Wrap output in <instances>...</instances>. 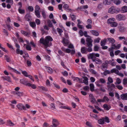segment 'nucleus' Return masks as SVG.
Listing matches in <instances>:
<instances>
[{"label": "nucleus", "instance_id": "23", "mask_svg": "<svg viewBox=\"0 0 127 127\" xmlns=\"http://www.w3.org/2000/svg\"><path fill=\"white\" fill-rule=\"evenodd\" d=\"M115 21V19L114 18H110L108 19L107 20L108 23L110 24L113 22Z\"/></svg>", "mask_w": 127, "mask_h": 127}, {"label": "nucleus", "instance_id": "3", "mask_svg": "<svg viewBox=\"0 0 127 127\" xmlns=\"http://www.w3.org/2000/svg\"><path fill=\"white\" fill-rule=\"evenodd\" d=\"M52 123V125H51L49 127H57L59 124L58 121L54 119H53Z\"/></svg>", "mask_w": 127, "mask_h": 127}, {"label": "nucleus", "instance_id": "56", "mask_svg": "<svg viewBox=\"0 0 127 127\" xmlns=\"http://www.w3.org/2000/svg\"><path fill=\"white\" fill-rule=\"evenodd\" d=\"M110 73L109 71L106 70L105 71L103 72V74L104 75H106L107 74H109Z\"/></svg>", "mask_w": 127, "mask_h": 127}, {"label": "nucleus", "instance_id": "39", "mask_svg": "<svg viewBox=\"0 0 127 127\" xmlns=\"http://www.w3.org/2000/svg\"><path fill=\"white\" fill-rule=\"evenodd\" d=\"M39 88L40 89H41L42 90L45 92L47 91L48 90L47 89L43 86H39Z\"/></svg>", "mask_w": 127, "mask_h": 127}, {"label": "nucleus", "instance_id": "62", "mask_svg": "<svg viewBox=\"0 0 127 127\" xmlns=\"http://www.w3.org/2000/svg\"><path fill=\"white\" fill-rule=\"evenodd\" d=\"M6 2L7 3H10L11 4H13V0H6Z\"/></svg>", "mask_w": 127, "mask_h": 127}, {"label": "nucleus", "instance_id": "50", "mask_svg": "<svg viewBox=\"0 0 127 127\" xmlns=\"http://www.w3.org/2000/svg\"><path fill=\"white\" fill-rule=\"evenodd\" d=\"M60 108H63L65 109H67L68 110H70L71 109L69 107H67L65 106H62L60 107Z\"/></svg>", "mask_w": 127, "mask_h": 127}, {"label": "nucleus", "instance_id": "60", "mask_svg": "<svg viewBox=\"0 0 127 127\" xmlns=\"http://www.w3.org/2000/svg\"><path fill=\"white\" fill-rule=\"evenodd\" d=\"M26 49L29 51L31 50L32 49L30 46L29 45H27L26 47Z\"/></svg>", "mask_w": 127, "mask_h": 127}, {"label": "nucleus", "instance_id": "57", "mask_svg": "<svg viewBox=\"0 0 127 127\" xmlns=\"http://www.w3.org/2000/svg\"><path fill=\"white\" fill-rule=\"evenodd\" d=\"M5 57L7 62H9L10 61V58L9 57H8L7 55H5Z\"/></svg>", "mask_w": 127, "mask_h": 127}, {"label": "nucleus", "instance_id": "1", "mask_svg": "<svg viewBox=\"0 0 127 127\" xmlns=\"http://www.w3.org/2000/svg\"><path fill=\"white\" fill-rule=\"evenodd\" d=\"M53 40V38L51 36H47L45 37V39L43 37L41 38L39 40V42L44 46L45 48H46L49 46V42L52 41Z\"/></svg>", "mask_w": 127, "mask_h": 127}, {"label": "nucleus", "instance_id": "55", "mask_svg": "<svg viewBox=\"0 0 127 127\" xmlns=\"http://www.w3.org/2000/svg\"><path fill=\"white\" fill-rule=\"evenodd\" d=\"M121 46V44H118L117 45H116L115 47H114V49H119L120 47Z\"/></svg>", "mask_w": 127, "mask_h": 127}, {"label": "nucleus", "instance_id": "45", "mask_svg": "<svg viewBox=\"0 0 127 127\" xmlns=\"http://www.w3.org/2000/svg\"><path fill=\"white\" fill-rule=\"evenodd\" d=\"M103 99L104 102H105L106 101L108 102L109 100L108 97L106 96H104Z\"/></svg>", "mask_w": 127, "mask_h": 127}, {"label": "nucleus", "instance_id": "42", "mask_svg": "<svg viewBox=\"0 0 127 127\" xmlns=\"http://www.w3.org/2000/svg\"><path fill=\"white\" fill-rule=\"evenodd\" d=\"M120 31L122 32H123L126 30V28L124 27L121 26L119 28Z\"/></svg>", "mask_w": 127, "mask_h": 127}, {"label": "nucleus", "instance_id": "40", "mask_svg": "<svg viewBox=\"0 0 127 127\" xmlns=\"http://www.w3.org/2000/svg\"><path fill=\"white\" fill-rule=\"evenodd\" d=\"M21 71H22V74L25 76L27 77L28 76V73L26 71H22L21 69L20 70Z\"/></svg>", "mask_w": 127, "mask_h": 127}, {"label": "nucleus", "instance_id": "25", "mask_svg": "<svg viewBox=\"0 0 127 127\" xmlns=\"http://www.w3.org/2000/svg\"><path fill=\"white\" fill-rule=\"evenodd\" d=\"M15 94L19 96H22L23 95V93L19 92H16L15 93Z\"/></svg>", "mask_w": 127, "mask_h": 127}, {"label": "nucleus", "instance_id": "29", "mask_svg": "<svg viewBox=\"0 0 127 127\" xmlns=\"http://www.w3.org/2000/svg\"><path fill=\"white\" fill-rule=\"evenodd\" d=\"M114 61V59H112L111 60L109 61L106 60L105 62V63L107 64H110L111 62H113Z\"/></svg>", "mask_w": 127, "mask_h": 127}, {"label": "nucleus", "instance_id": "44", "mask_svg": "<svg viewBox=\"0 0 127 127\" xmlns=\"http://www.w3.org/2000/svg\"><path fill=\"white\" fill-rule=\"evenodd\" d=\"M104 120L103 118L102 119H99L98 121V123L100 124H102L104 123Z\"/></svg>", "mask_w": 127, "mask_h": 127}, {"label": "nucleus", "instance_id": "46", "mask_svg": "<svg viewBox=\"0 0 127 127\" xmlns=\"http://www.w3.org/2000/svg\"><path fill=\"white\" fill-rule=\"evenodd\" d=\"M123 84L124 85H125L127 84V78H125L123 80Z\"/></svg>", "mask_w": 127, "mask_h": 127}, {"label": "nucleus", "instance_id": "8", "mask_svg": "<svg viewBox=\"0 0 127 127\" xmlns=\"http://www.w3.org/2000/svg\"><path fill=\"white\" fill-rule=\"evenodd\" d=\"M88 57L89 59H92L93 62L94 60H95L96 58L95 57V53H94L89 54L88 56Z\"/></svg>", "mask_w": 127, "mask_h": 127}, {"label": "nucleus", "instance_id": "21", "mask_svg": "<svg viewBox=\"0 0 127 127\" xmlns=\"http://www.w3.org/2000/svg\"><path fill=\"white\" fill-rule=\"evenodd\" d=\"M103 106L104 109L106 110H109L111 108L110 106L106 104H104Z\"/></svg>", "mask_w": 127, "mask_h": 127}, {"label": "nucleus", "instance_id": "34", "mask_svg": "<svg viewBox=\"0 0 127 127\" xmlns=\"http://www.w3.org/2000/svg\"><path fill=\"white\" fill-rule=\"evenodd\" d=\"M47 23L48 24V26L50 27H53L52 24L51 22V21L50 20H48L47 21Z\"/></svg>", "mask_w": 127, "mask_h": 127}, {"label": "nucleus", "instance_id": "13", "mask_svg": "<svg viewBox=\"0 0 127 127\" xmlns=\"http://www.w3.org/2000/svg\"><path fill=\"white\" fill-rule=\"evenodd\" d=\"M120 96L121 99L123 100H127V93L122 94Z\"/></svg>", "mask_w": 127, "mask_h": 127}, {"label": "nucleus", "instance_id": "17", "mask_svg": "<svg viewBox=\"0 0 127 127\" xmlns=\"http://www.w3.org/2000/svg\"><path fill=\"white\" fill-rule=\"evenodd\" d=\"M87 48L85 47H83L81 48V52L82 54L86 53V52L87 51Z\"/></svg>", "mask_w": 127, "mask_h": 127}, {"label": "nucleus", "instance_id": "18", "mask_svg": "<svg viewBox=\"0 0 127 127\" xmlns=\"http://www.w3.org/2000/svg\"><path fill=\"white\" fill-rule=\"evenodd\" d=\"M83 78L84 79L83 81V83H84L86 85H88V78L86 77H83Z\"/></svg>", "mask_w": 127, "mask_h": 127}, {"label": "nucleus", "instance_id": "10", "mask_svg": "<svg viewBox=\"0 0 127 127\" xmlns=\"http://www.w3.org/2000/svg\"><path fill=\"white\" fill-rule=\"evenodd\" d=\"M71 77L73 79L74 81H76L77 82L79 81L80 83H83L82 79H80L79 78L77 77H74L73 76H72Z\"/></svg>", "mask_w": 127, "mask_h": 127}, {"label": "nucleus", "instance_id": "53", "mask_svg": "<svg viewBox=\"0 0 127 127\" xmlns=\"http://www.w3.org/2000/svg\"><path fill=\"white\" fill-rule=\"evenodd\" d=\"M0 48L3 51L6 53L8 52V51L5 49V48L1 46V44L0 43Z\"/></svg>", "mask_w": 127, "mask_h": 127}, {"label": "nucleus", "instance_id": "22", "mask_svg": "<svg viewBox=\"0 0 127 127\" xmlns=\"http://www.w3.org/2000/svg\"><path fill=\"white\" fill-rule=\"evenodd\" d=\"M107 39L109 42L112 44L114 43L115 42V40L112 38H107Z\"/></svg>", "mask_w": 127, "mask_h": 127}, {"label": "nucleus", "instance_id": "47", "mask_svg": "<svg viewBox=\"0 0 127 127\" xmlns=\"http://www.w3.org/2000/svg\"><path fill=\"white\" fill-rule=\"evenodd\" d=\"M69 6L67 4H64L63 6V8L64 9H66V10H68L69 9Z\"/></svg>", "mask_w": 127, "mask_h": 127}, {"label": "nucleus", "instance_id": "24", "mask_svg": "<svg viewBox=\"0 0 127 127\" xmlns=\"http://www.w3.org/2000/svg\"><path fill=\"white\" fill-rule=\"evenodd\" d=\"M21 33L24 35L28 36L29 35V33L23 30H21Z\"/></svg>", "mask_w": 127, "mask_h": 127}, {"label": "nucleus", "instance_id": "31", "mask_svg": "<svg viewBox=\"0 0 127 127\" xmlns=\"http://www.w3.org/2000/svg\"><path fill=\"white\" fill-rule=\"evenodd\" d=\"M121 83V81L120 79L117 78L116 79V82L115 83V84H119Z\"/></svg>", "mask_w": 127, "mask_h": 127}, {"label": "nucleus", "instance_id": "38", "mask_svg": "<svg viewBox=\"0 0 127 127\" xmlns=\"http://www.w3.org/2000/svg\"><path fill=\"white\" fill-rule=\"evenodd\" d=\"M41 14L43 18L45 19L46 18V14L45 11L44 10H42L41 11Z\"/></svg>", "mask_w": 127, "mask_h": 127}, {"label": "nucleus", "instance_id": "36", "mask_svg": "<svg viewBox=\"0 0 127 127\" xmlns=\"http://www.w3.org/2000/svg\"><path fill=\"white\" fill-rule=\"evenodd\" d=\"M51 107V108L53 110H54L56 109V107L55 105V104L53 103H52L50 105Z\"/></svg>", "mask_w": 127, "mask_h": 127}, {"label": "nucleus", "instance_id": "61", "mask_svg": "<svg viewBox=\"0 0 127 127\" xmlns=\"http://www.w3.org/2000/svg\"><path fill=\"white\" fill-rule=\"evenodd\" d=\"M115 96L119 100L120 99V96L117 93H115Z\"/></svg>", "mask_w": 127, "mask_h": 127}, {"label": "nucleus", "instance_id": "2", "mask_svg": "<svg viewBox=\"0 0 127 127\" xmlns=\"http://www.w3.org/2000/svg\"><path fill=\"white\" fill-rule=\"evenodd\" d=\"M120 11V9L118 8H115L114 7L112 6L109 8L108 12L110 14L118 13Z\"/></svg>", "mask_w": 127, "mask_h": 127}, {"label": "nucleus", "instance_id": "63", "mask_svg": "<svg viewBox=\"0 0 127 127\" xmlns=\"http://www.w3.org/2000/svg\"><path fill=\"white\" fill-rule=\"evenodd\" d=\"M40 8L39 6L38 5H36L35 7V11L36 10L40 11Z\"/></svg>", "mask_w": 127, "mask_h": 127}, {"label": "nucleus", "instance_id": "28", "mask_svg": "<svg viewBox=\"0 0 127 127\" xmlns=\"http://www.w3.org/2000/svg\"><path fill=\"white\" fill-rule=\"evenodd\" d=\"M30 26L32 28H34L36 26V24L34 22H30Z\"/></svg>", "mask_w": 127, "mask_h": 127}, {"label": "nucleus", "instance_id": "32", "mask_svg": "<svg viewBox=\"0 0 127 127\" xmlns=\"http://www.w3.org/2000/svg\"><path fill=\"white\" fill-rule=\"evenodd\" d=\"M90 89L92 92H93L94 90V84H91L90 85Z\"/></svg>", "mask_w": 127, "mask_h": 127}, {"label": "nucleus", "instance_id": "59", "mask_svg": "<svg viewBox=\"0 0 127 127\" xmlns=\"http://www.w3.org/2000/svg\"><path fill=\"white\" fill-rule=\"evenodd\" d=\"M102 7V4L101 3H100L98 4L97 7L99 9H101Z\"/></svg>", "mask_w": 127, "mask_h": 127}, {"label": "nucleus", "instance_id": "64", "mask_svg": "<svg viewBox=\"0 0 127 127\" xmlns=\"http://www.w3.org/2000/svg\"><path fill=\"white\" fill-rule=\"evenodd\" d=\"M99 48V47L97 46H95L94 47V50L95 51H97L98 50Z\"/></svg>", "mask_w": 127, "mask_h": 127}, {"label": "nucleus", "instance_id": "37", "mask_svg": "<svg viewBox=\"0 0 127 127\" xmlns=\"http://www.w3.org/2000/svg\"><path fill=\"white\" fill-rule=\"evenodd\" d=\"M7 122L8 125L10 126H12L14 125V124L10 120L8 121Z\"/></svg>", "mask_w": 127, "mask_h": 127}, {"label": "nucleus", "instance_id": "48", "mask_svg": "<svg viewBox=\"0 0 127 127\" xmlns=\"http://www.w3.org/2000/svg\"><path fill=\"white\" fill-rule=\"evenodd\" d=\"M70 16L72 20H74L76 19V16L74 14H70Z\"/></svg>", "mask_w": 127, "mask_h": 127}, {"label": "nucleus", "instance_id": "19", "mask_svg": "<svg viewBox=\"0 0 127 127\" xmlns=\"http://www.w3.org/2000/svg\"><path fill=\"white\" fill-rule=\"evenodd\" d=\"M20 83L22 84H24L26 85V84L28 82V81L26 79H22L20 80Z\"/></svg>", "mask_w": 127, "mask_h": 127}, {"label": "nucleus", "instance_id": "6", "mask_svg": "<svg viewBox=\"0 0 127 127\" xmlns=\"http://www.w3.org/2000/svg\"><path fill=\"white\" fill-rule=\"evenodd\" d=\"M64 51L66 52L67 53H69L71 52V55H73L75 53V51L74 49L71 50L68 48L66 49L65 50H63Z\"/></svg>", "mask_w": 127, "mask_h": 127}, {"label": "nucleus", "instance_id": "41", "mask_svg": "<svg viewBox=\"0 0 127 127\" xmlns=\"http://www.w3.org/2000/svg\"><path fill=\"white\" fill-rule=\"evenodd\" d=\"M106 42V39H104L101 42V45L102 46H104L105 44V43Z\"/></svg>", "mask_w": 127, "mask_h": 127}, {"label": "nucleus", "instance_id": "27", "mask_svg": "<svg viewBox=\"0 0 127 127\" xmlns=\"http://www.w3.org/2000/svg\"><path fill=\"white\" fill-rule=\"evenodd\" d=\"M62 42L64 45L65 46L67 45L68 43V40L65 39L64 38Z\"/></svg>", "mask_w": 127, "mask_h": 127}, {"label": "nucleus", "instance_id": "7", "mask_svg": "<svg viewBox=\"0 0 127 127\" xmlns=\"http://www.w3.org/2000/svg\"><path fill=\"white\" fill-rule=\"evenodd\" d=\"M25 18L26 20L29 22H31L32 21V18L30 15L29 14H26L25 17Z\"/></svg>", "mask_w": 127, "mask_h": 127}, {"label": "nucleus", "instance_id": "12", "mask_svg": "<svg viewBox=\"0 0 127 127\" xmlns=\"http://www.w3.org/2000/svg\"><path fill=\"white\" fill-rule=\"evenodd\" d=\"M116 18L119 21L122 20L124 19L123 16L120 14L117 15Z\"/></svg>", "mask_w": 127, "mask_h": 127}, {"label": "nucleus", "instance_id": "43", "mask_svg": "<svg viewBox=\"0 0 127 127\" xmlns=\"http://www.w3.org/2000/svg\"><path fill=\"white\" fill-rule=\"evenodd\" d=\"M57 32L61 36L62 34L61 33L63 32V30L61 29H60L59 28H57Z\"/></svg>", "mask_w": 127, "mask_h": 127}, {"label": "nucleus", "instance_id": "54", "mask_svg": "<svg viewBox=\"0 0 127 127\" xmlns=\"http://www.w3.org/2000/svg\"><path fill=\"white\" fill-rule=\"evenodd\" d=\"M35 22L37 25H39L40 24V21L38 19H36L35 20Z\"/></svg>", "mask_w": 127, "mask_h": 127}, {"label": "nucleus", "instance_id": "16", "mask_svg": "<svg viewBox=\"0 0 127 127\" xmlns=\"http://www.w3.org/2000/svg\"><path fill=\"white\" fill-rule=\"evenodd\" d=\"M40 11L37 10H36V11H35L34 12L35 14L36 17L38 18H39L40 17Z\"/></svg>", "mask_w": 127, "mask_h": 127}, {"label": "nucleus", "instance_id": "14", "mask_svg": "<svg viewBox=\"0 0 127 127\" xmlns=\"http://www.w3.org/2000/svg\"><path fill=\"white\" fill-rule=\"evenodd\" d=\"M93 62H94L96 64H102V61L99 59L96 58L93 61Z\"/></svg>", "mask_w": 127, "mask_h": 127}, {"label": "nucleus", "instance_id": "35", "mask_svg": "<svg viewBox=\"0 0 127 127\" xmlns=\"http://www.w3.org/2000/svg\"><path fill=\"white\" fill-rule=\"evenodd\" d=\"M90 71L93 74L96 75L97 74V72L93 69H90Z\"/></svg>", "mask_w": 127, "mask_h": 127}, {"label": "nucleus", "instance_id": "49", "mask_svg": "<svg viewBox=\"0 0 127 127\" xmlns=\"http://www.w3.org/2000/svg\"><path fill=\"white\" fill-rule=\"evenodd\" d=\"M47 69L48 70V71L49 73H52L53 72V71L51 68L50 67H48Z\"/></svg>", "mask_w": 127, "mask_h": 127}, {"label": "nucleus", "instance_id": "4", "mask_svg": "<svg viewBox=\"0 0 127 127\" xmlns=\"http://www.w3.org/2000/svg\"><path fill=\"white\" fill-rule=\"evenodd\" d=\"M86 44L88 47H92L93 40L91 38H87L86 39Z\"/></svg>", "mask_w": 127, "mask_h": 127}, {"label": "nucleus", "instance_id": "5", "mask_svg": "<svg viewBox=\"0 0 127 127\" xmlns=\"http://www.w3.org/2000/svg\"><path fill=\"white\" fill-rule=\"evenodd\" d=\"M17 107L20 110H26V109L25 106L22 104L20 103L17 104Z\"/></svg>", "mask_w": 127, "mask_h": 127}, {"label": "nucleus", "instance_id": "20", "mask_svg": "<svg viewBox=\"0 0 127 127\" xmlns=\"http://www.w3.org/2000/svg\"><path fill=\"white\" fill-rule=\"evenodd\" d=\"M108 82L107 83V84L108 85H109L110 83H112L113 82V80L110 77L108 78Z\"/></svg>", "mask_w": 127, "mask_h": 127}, {"label": "nucleus", "instance_id": "9", "mask_svg": "<svg viewBox=\"0 0 127 127\" xmlns=\"http://www.w3.org/2000/svg\"><path fill=\"white\" fill-rule=\"evenodd\" d=\"M89 97L90 99L91 100V102L93 103L96 102V100L94 96L92 94H90L89 95Z\"/></svg>", "mask_w": 127, "mask_h": 127}, {"label": "nucleus", "instance_id": "58", "mask_svg": "<svg viewBox=\"0 0 127 127\" xmlns=\"http://www.w3.org/2000/svg\"><path fill=\"white\" fill-rule=\"evenodd\" d=\"M28 9L30 11L32 12L33 10V7L31 6H29L28 7Z\"/></svg>", "mask_w": 127, "mask_h": 127}, {"label": "nucleus", "instance_id": "30", "mask_svg": "<svg viewBox=\"0 0 127 127\" xmlns=\"http://www.w3.org/2000/svg\"><path fill=\"white\" fill-rule=\"evenodd\" d=\"M16 53L18 54H20L22 55L23 54V52L22 50H20L19 49H16Z\"/></svg>", "mask_w": 127, "mask_h": 127}, {"label": "nucleus", "instance_id": "15", "mask_svg": "<svg viewBox=\"0 0 127 127\" xmlns=\"http://www.w3.org/2000/svg\"><path fill=\"white\" fill-rule=\"evenodd\" d=\"M90 32L93 35L95 36H98L99 35L98 32L95 30H92Z\"/></svg>", "mask_w": 127, "mask_h": 127}, {"label": "nucleus", "instance_id": "51", "mask_svg": "<svg viewBox=\"0 0 127 127\" xmlns=\"http://www.w3.org/2000/svg\"><path fill=\"white\" fill-rule=\"evenodd\" d=\"M104 121L105 122L107 123L109 122V121L108 118L107 117H106L105 118H103Z\"/></svg>", "mask_w": 127, "mask_h": 127}, {"label": "nucleus", "instance_id": "26", "mask_svg": "<svg viewBox=\"0 0 127 127\" xmlns=\"http://www.w3.org/2000/svg\"><path fill=\"white\" fill-rule=\"evenodd\" d=\"M117 23L115 22H113L110 24L111 26L114 27H116L117 26Z\"/></svg>", "mask_w": 127, "mask_h": 127}, {"label": "nucleus", "instance_id": "52", "mask_svg": "<svg viewBox=\"0 0 127 127\" xmlns=\"http://www.w3.org/2000/svg\"><path fill=\"white\" fill-rule=\"evenodd\" d=\"M116 87L119 90H121L123 89V87L122 86L118 85L116 86Z\"/></svg>", "mask_w": 127, "mask_h": 127}, {"label": "nucleus", "instance_id": "33", "mask_svg": "<svg viewBox=\"0 0 127 127\" xmlns=\"http://www.w3.org/2000/svg\"><path fill=\"white\" fill-rule=\"evenodd\" d=\"M18 11L19 13L21 14H23L25 13V10L21 9V8H18Z\"/></svg>", "mask_w": 127, "mask_h": 127}, {"label": "nucleus", "instance_id": "11", "mask_svg": "<svg viewBox=\"0 0 127 127\" xmlns=\"http://www.w3.org/2000/svg\"><path fill=\"white\" fill-rule=\"evenodd\" d=\"M120 10V11H121L122 13H124L127 12V6H123Z\"/></svg>", "mask_w": 127, "mask_h": 127}]
</instances>
